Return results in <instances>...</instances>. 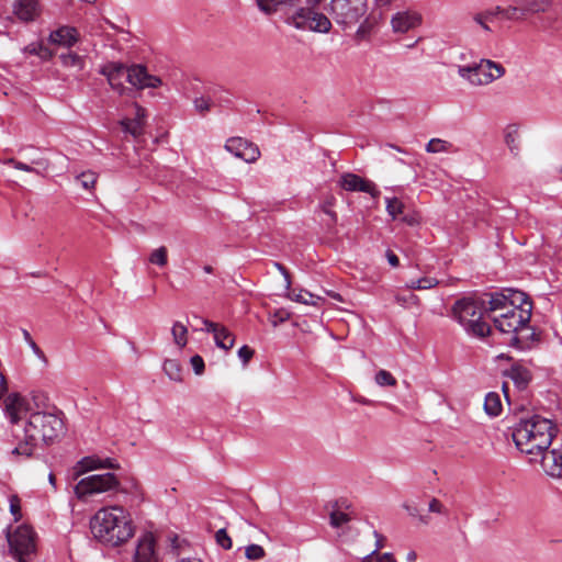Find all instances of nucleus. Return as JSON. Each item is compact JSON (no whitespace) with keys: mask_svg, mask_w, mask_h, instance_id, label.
I'll use <instances>...</instances> for the list:
<instances>
[{"mask_svg":"<svg viewBox=\"0 0 562 562\" xmlns=\"http://www.w3.org/2000/svg\"><path fill=\"white\" fill-rule=\"evenodd\" d=\"M374 27V21L370 18H366L359 25L357 32H356V40L357 41H363L367 40L372 30Z\"/></svg>","mask_w":562,"mask_h":562,"instance_id":"37","label":"nucleus"},{"mask_svg":"<svg viewBox=\"0 0 562 562\" xmlns=\"http://www.w3.org/2000/svg\"><path fill=\"white\" fill-rule=\"evenodd\" d=\"M505 143L508 146L509 150L517 155L519 150V143H518V134L517 131H507L505 134Z\"/></svg>","mask_w":562,"mask_h":562,"instance_id":"41","label":"nucleus"},{"mask_svg":"<svg viewBox=\"0 0 562 562\" xmlns=\"http://www.w3.org/2000/svg\"><path fill=\"white\" fill-rule=\"evenodd\" d=\"M493 10L495 18L501 15L503 19L509 21H521L525 19V14L519 0H516L515 5H510L508 8L496 7Z\"/></svg>","mask_w":562,"mask_h":562,"instance_id":"25","label":"nucleus"},{"mask_svg":"<svg viewBox=\"0 0 562 562\" xmlns=\"http://www.w3.org/2000/svg\"><path fill=\"white\" fill-rule=\"evenodd\" d=\"M11 434L16 443L13 454L31 457L41 441L50 443L64 430L61 413L52 407L49 412H36L22 422H10Z\"/></svg>","mask_w":562,"mask_h":562,"instance_id":"1","label":"nucleus"},{"mask_svg":"<svg viewBox=\"0 0 562 562\" xmlns=\"http://www.w3.org/2000/svg\"><path fill=\"white\" fill-rule=\"evenodd\" d=\"M506 375L514 382L518 390H525L531 381L530 371L518 363L512 366Z\"/></svg>","mask_w":562,"mask_h":562,"instance_id":"23","label":"nucleus"},{"mask_svg":"<svg viewBox=\"0 0 562 562\" xmlns=\"http://www.w3.org/2000/svg\"><path fill=\"white\" fill-rule=\"evenodd\" d=\"M375 382L380 386H395L396 379L386 370H379L375 374Z\"/></svg>","mask_w":562,"mask_h":562,"instance_id":"39","label":"nucleus"},{"mask_svg":"<svg viewBox=\"0 0 562 562\" xmlns=\"http://www.w3.org/2000/svg\"><path fill=\"white\" fill-rule=\"evenodd\" d=\"M554 429L550 419L533 415L517 423L512 436L516 447L522 453L538 457L550 447L555 436Z\"/></svg>","mask_w":562,"mask_h":562,"instance_id":"4","label":"nucleus"},{"mask_svg":"<svg viewBox=\"0 0 562 562\" xmlns=\"http://www.w3.org/2000/svg\"><path fill=\"white\" fill-rule=\"evenodd\" d=\"M339 186L349 192H364L375 198L380 194L375 184L356 173L346 172L339 179Z\"/></svg>","mask_w":562,"mask_h":562,"instance_id":"16","label":"nucleus"},{"mask_svg":"<svg viewBox=\"0 0 562 562\" xmlns=\"http://www.w3.org/2000/svg\"><path fill=\"white\" fill-rule=\"evenodd\" d=\"M426 151L430 154H439V153H456L458 149L453 146L452 143L441 139V138H431L426 145Z\"/></svg>","mask_w":562,"mask_h":562,"instance_id":"27","label":"nucleus"},{"mask_svg":"<svg viewBox=\"0 0 562 562\" xmlns=\"http://www.w3.org/2000/svg\"><path fill=\"white\" fill-rule=\"evenodd\" d=\"M119 481L113 473L93 474L81 479L75 486L79 499L117 488Z\"/></svg>","mask_w":562,"mask_h":562,"instance_id":"10","label":"nucleus"},{"mask_svg":"<svg viewBox=\"0 0 562 562\" xmlns=\"http://www.w3.org/2000/svg\"><path fill=\"white\" fill-rule=\"evenodd\" d=\"M373 535L376 539L374 550H376V552H378L379 550H381L384 547V537L381 533H379L378 531H374Z\"/></svg>","mask_w":562,"mask_h":562,"instance_id":"59","label":"nucleus"},{"mask_svg":"<svg viewBox=\"0 0 562 562\" xmlns=\"http://www.w3.org/2000/svg\"><path fill=\"white\" fill-rule=\"evenodd\" d=\"M127 82L137 90L155 89L162 85V80L148 72L146 66L134 64L127 68Z\"/></svg>","mask_w":562,"mask_h":562,"instance_id":"12","label":"nucleus"},{"mask_svg":"<svg viewBox=\"0 0 562 562\" xmlns=\"http://www.w3.org/2000/svg\"><path fill=\"white\" fill-rule=\"evenodd\" d=\"M135 562H159L156 552V541L151 532H145L137 541L135 554Z\"/></svg>","mask_w":562,"mask_h":562,"instance_id":"18","label":"nucleus"},{"mask_svg":"<svg viewBox=\"0 0 562 562\" xmlns=\"http://www.w3.org/2000/svg\"><path fill=\"white\" fill-rule=\"evenodd\" d=\"M202 322L205 326V330L209 333H212L213 335H215V333L218 331L220 328L223 326V325H220L217 323H214V322H211L207 319H203Z\"/></svg>","mask_w":562,"mask_h":562,"instance_id":"55","label":"nucleus"},{"mask_svg":"<svg viewBox=\"0 0 562 562\" xmlns=\"http://www.w3.org/2000/svg\"><path fill=\"white\" fill-rule=\"evenodd\" d=\"M59 59L61 65L66 68H75L79 71L85 68V58L77 53L67 52L60 54Z\"/></svg>","mask_w":562,"mask_h":562,"instance_id":"30","label":"nucleus"},{"mask_svg":"<svg viewBox=\"0 0 562 562\" xmlns=\"http://www.w3.org/2000/svg\"><path fill=\"white\" fill-rule=\"evenodd\" d=\"M77 180L81 183L82 188L92 189L97 182V175L91 171L82 172L78 176Z\"/></svg>","mask_w":562,"mask_h":562,"instance_id":"42","label":"nucleus"},{"mask_svg":"<svg viewBox=\"0 0 562 562\" xmlns=\"http://www.w3.org/2000/svg\"><path fill=\"white\" fill-rule=\"evenodd\" d=\"M531 317V303L525 300V303H518L508 308V311L492 315L494 326L503 334L510 335V344L518 346L520 344L519 334L528 330V324Z\"/></svg>","mask_w":562,"mask_h":562,"instance_id":"6","label":"nucleus"},{"mask_svg":"<svg viewBox=\"0 0 562 562\" xmlns=\"http://www.w3.org/2000/svg\"><path fill=\"white\" fill-rule=\"evenodd\" d=\"M225 149L248 164L257 161L260 157L258 146L241 137H232L227 139Z\"/></svg>","mask_w":562,"mask_h":562,"instance_id":"13","label":"nucleus"},{"mask_svg":"<svg viewBox=\"0 0 562 562\" xmlns=\"http://www.w3.org/2000/svg\"><path fill=\"white\" fill-rule=\"evenodd\" d=\"M331 203L327 202L322 205L323 212L330 217L333 224L337 222V214L330 210Z\"/></svg>","mask_w":562,"mask_h":562,"instance_id":"56","label":"nucleus"},{"mask_svg":"<svg viewBox=\"0 0 562 562\" xmlns=\"http://www.w3.org/2000/svg\"><path fill=\"white\" fill-rule=\"evenodd\" d=\"M289 297L295 302L314 306L318 305L319 302L323 301L321 296H316L311 292L302 289L297 293L293 291L292 293L289 294Z\"/></svg>","mask_w":562,"mask_h":562,"instance_id":"31","label":"nucleus"},{"mask_svg":"<svg viewBox=\"0 0 562 562\" xmlns=\"http://www.w3.org/2000/svg\"><path fill=\"white\" fill-rule=\"evenodd\" d=\"M49 408L48 395L41 391H33L29 398L11 393L4 400V412L10 422H22L31 413L49 412Z\"/></svg>","mask_w":562,"mask_h":562,"instance_id":"7","label":"nucleus"},{"mask_svg":"<svg viewBox=\"0 0 562 562\" xmlns=\"http://www.w3.org/2000/svg\"><path fill=\"white\" fill-rule=\"evenodd\" d=\"M190 363H191L193 371L196 375H201L204 372L205 366H204V360L202 359L201 356L195 355V356L191 357Z\"/></svg>","mask_w":562,"mask_h":562,"instance_id":"48","label":"nucleus"},{"mask_svg":"<svg viewBox=\"0 0 562 562\" xmlns=\"http://www.w3.org/2000/svg\"><path fill=\"white\" fill-rule=\"evenodd\" d=\"M541 468L553 479L562 480V450L546 449L541 454Z\"/></svg>","mask_w":562,"mask_h":562,"instance_id":"19","label":"nucleus"},{"mask_svg":"<svg viewBox=\"0 0 562 562\" xmlns=\"http://www.w3.org/2000/svg\"><path fill=\"white\" fill-rule=\"evenodd\" d=\"M149 262L158 267H165L168 263V250L165 246L154 249L148 258Z\"/></svg>","mask_w":562,"mask_h":562,"instance_id":"35","label":"nucleus"},{"mask_svg":"<svg viewBox=\"0 0 562 562\" xmlns=\"http://www.w3.org/2000/svg\"><path fill=\"white\" fill-rule=\"evenodd\" d=\"M8 541L11 551L20 562L35 550L34 531L30 526L22 525L13 533H9Z\"/></svg>","mask_w":562,"mask_h":562,"instance_id":"11","label":"nucleus"},{"mask_svg":"<svg viewBox=\"0 0 562 562\" xmlns=\"http://www.w3.org/2000/svg\"><path fill=\"white\" fill-rule=\"evenodd\" d=\"M48 41L64 47H71L79 41V33L76 27L64 25L50 32Z\"/></svg>","mask_w":562,"mask_h":562,"instance_id":"21","label":"nucleus"},{"mask_svg":"<svg viewBox=\"0 0 562 562\" xmlns=\"http://www.w3.org/2000/svg\"><path fill=\"white\" fill-rule=\"evenodd\" d=\"M19 160L14 159V158H8V159H4L2 160L3 164L5 165H10L12 167L15 168V165L18 164Z\"/></svg>","mask_w":562,"mask_h":562,"instance_id":"64","label":"nucleus"},{"mask_svg":"<svg viewBox=\"0 0 562 562\" xmlns=\"http://www.w3.org/2000/svg\"><path fill=\"white\" fill-rule=\"evenodd\" d=\"M5 391H7L5 380H4L3 374L0 372V397L4 394Z\"/></svg>","mask_w":562,"mask_h":562,"instance_id":"63","label":"nucleus"},{"mask_svg":"<svg viewBox=\"0 0 562 562\" xmlns=\"http://www.w3.org/2000/svg\"><path fill=\"white\" fill-rule=\"evenodd\" d=\"M405 288L408 290H422L419 288V283H417V280L409 281L408 283H406Z\"/></svg>","mask_w":562,"mask_h":562,"instance_id":"62","label":"nucleus"},{"mask_svg":"<svg viewBox=\"0 0 562 562\" xmlns=\"http://www.w3.org/2000/svg\"><path fill=\"white\" fill-rule=\"evenodd\" d=\"M473 20L477 23L483 30L487 32H492L490 24L495 20L494 10H486L484 12H480L474 14Z\"/></svg>","mask_w":562,"mask_h":562,"instance_id":"34","label":"nucleus"},{"mask_svg":"<svg viewBox=\"0 0 562 562\" xmlns=\"http://www.w3.org/2000/svg\"><path fill=\"white\" fill-rule=\"evenodd\" d=\"M386 259L392 267H398L400 259L392 250L386 251Z\"/></svg>","mask_w":562,"mask_h":562,"instance_id":"57","label":"nucleus"},{"mask_svg":"<svg viewBox=\"0 0 562 562\" xmlns=\"http://www.w3.org/2000/svg\"><path fill=\"white\" fill-rule=\"evenodd\" d=\"M349 521L348 514L339 510H335L330 514V525L335 528L341 527Z\"/></svg>","mask_w":562,"mask_h":562,"instance_id":"45","label":"nucleus"},{"mask_svg":"<svg viewBox=\"0 0 562 562\" xmlns=\"http://www.w3.org/2000/svg\"><path fill=\"white\" fill-rule=\"evenodd\" d=\"M13 13L23 22L34 21L40 14L36 0H18L13 5Z\"/></svg>","mask_w":562,"mask_h":562,"instance_id":"22","label":"nucleus"},{"mask_svg":"<svg viewBox=\"0 0 562 562\" xmlns=\"http://www.w3.org/2000/svg\"><path fill=\"white\" fill-rule=\"evenodd\" d=\"M214 340L218 348L229 350L234 346L235 337L225 326H222L220 330L215 333Z\"/></svg>","mask_w":562,"mask_h":562,"instance_id":"28","label":"nucleus"},{"mask_svg":"<svg viewBox=\"0 0 562 562\" xmlns=\"http://www.w3.org/2000/svg\"><path fill=\"white\" fill-rule=\"evenodd\" d=\"M10 512L14 516L15 521L21 518V504L18 495L10 496Z\"/></svg>","mask_w":562,"mask_h":562,"instance_id":"47","label":"nucleus"},{"mask_svg":"<svg viewBox=\"0 0 562 562\" xmlns=\"http://www.w3.org/2000/svg\"><path fill=\"white\" fill-rule=\"evenodd\" d=\"M146 110L135 104V116L133 119H123L120 125L125 134H130L134 138L143 135L145 127Z\"/></svg>","mask_w":562,"mask_h":562,"instance_id":"20","label":"nucleus"},{"mask_svg":"<svg viewBox=\"0 0 562 562\" xmlns=\"http://www.w3.org/2000/svg\"><path fill=\"white\" fill-rule=\"evenodd\" d=\"M194 108L199 113L205 114L211 108L210 99L203 97L196 98L194 100Z\"/></svg>","mask_w":562,"mask_h":562,"instance_id":"49","label":"nucleus"},{"mask_svg":"<svg viewBox=\"0 0 562 562\" xmlns=\"http://www.w3.org/2000/svg\"><path fill=\"white\" fill-rule=\"evenodd\" d=\"M376 562H396L391 553L376 554Z\"/></svg>","mask_w":562,"mask_h":562,"instance_id":"60","label":"nucleus"},{"mask_svg":"<svg viewBox=\"0 0 562 562\" xmlns=\"http://www.w3.org/2000/svg\"><path fill=\"white\" fill-rule=\"evenodd\" d=\"M428 510L430 513L443 514L445 507L439 499L432 498L428 504Z\"/></svg>","mask_w":562,"mask_h":562,"instance_id":"52","label":"nucleus"},{"mask_svg":"<svg viewBox=\"0 0 562 562\" xmlns=\"http://www.w3.org/2000/svg\"><path fill=\"white\" fill-rule=\"evenodd\" d=\"M525 300H527V295L520 291H512L509 295L495 293L491 295L488 307H485L484 311L490 312L493 315H497L508 311V308L517 305L518 303H525Z\"/></svg>","mask_w":562,"mask_h":562,"instance_id":"14","label":"nucleus"},{"mask_svg":"<svg viewBox=\"0 0 562 562\" xmlns=\"http://www.w3.org/2000/svg\"><path fill=\"white\" fill-rule=\"evenodd\" d=\"M127 66L123 63L110 61L104 64L99 72L106 77L109 85L112 89L116 90L120 94H124L127 88L123 85V77H127Z\"/></svg>","mask_w":562,"mask_h":562,"instance_id":"17","label":"nucleus"},{"mask_svg":"<svg viewBox=\"0 0 562 562\" xmlns=\"http://www.w3.org/2000/svg\"><path fill=\"white\" fill-rule=\"evenodd\" d=\"M484 409L490 416H497L502 412L501 396L496 392H490L485 396Z\"/></svg>","mask_w":562,"mask_h":562,"instance_id":"29","label":"nucleus"},{"mask_svg":"<svg viewBox=\"0 0 562 562\" xmlns=\"http://www.w3.org/2000/svg\"><path fill=\"white\" fill-rule=\"evenodd\" d=\"M261 12L267 15L281 13L284 22L297 30L328 33L330 20L313 7L299 8L293 13L290 10L296 5V0H256Z\"/></svg>","mask_w":562,"mask_h":562,"instance_id":"2","label":"nucleus"},{"mask_svg":"<svg viewBox=\"0 0 562 562\" xmlns=\"http://www.w3.org/2000/svg\"><path fill=\"white\" fill-rule=\"evenodd\" d=\"M394 297L396 303L402 306L419 305V297L413 293H408L407 295L396 294Z\"/></svg>","mask_w":562,"mask_h":562,"instance_id":"43","label":"nucleus"},{"mask_svg":"<svg viewBox=\"0 0 562 562\" xmlns=\"http://www.w3.org/2000/svg\"><path fill=\"white\" fill-rule=\"evenodd\" d=\"M385 203L386 211L393 220H396L404 211V204L397 198H386Z\"/></svg>","mask_w":562,"mask_h":562,"instance_id":"36","label":"nucleus"},{"mask_svg":"<svg viewBox=\"0 0 562 562\" xmlns=\"http://www.w3.org/2000/svg\"><path fill=\"white\" fill-rule=\"evenodd\" d=\"M367 0H331L330 14L334 21L346 27L358 23L367 14Z\"/></svg>","mask_w":562,"mask_h":562,"instance_id":"9","label":"nucleus"},{"mask_svg":"<svg viewBox=\"0 0 562 562\" xmlns=\"http://www.w3.org/2000/svg\"><path fill=\"white\" fill-rule=\"evenodd\" d=\"M484 310V301L469 296L452 305L451 315L469 335L483 338L491 331L490 325L482 319Z\"/></svg>","mask_w":562,"mask_h":562,"instance_id":"5","label":"nucleus"},{"mask_svg":"<svg viewBox=\"0 0 562 562\" xmlns=\"http://www.w3.org/2000/svg\"><path fill=\"white\" fill-rule=\"evenodd\" d=\"M15 169H19V170H22V171H26V172L38 173V171L36 169H34L30 165L21 162V161H18V164L15 165Z\"/></svg>","mask_w":562,"mask_h":562,"instance_id":"58","label":"nucleus"},{"mask_svg":"<svg viewBox=\"0 0 562 562\" xmlns=\"http://www.w3.org/2000/svg\"><path fill=\"white\" fill-rule=\"evenodd\" d=\"M290 317V314L284 310H278L270 314L269 321L273 327H277L279 324L285 322Z\"/></svg>","mask_w":562,"mask_h":562,"instance_id":"46","label":"nucleus"},{"mask_svg":"<svg viewBox=\"0 0 562 562\" xmlns=\"http://www.w3.org/2000/svg\"><path fill=\"white\" fill-rule=\"evenodd\" d=\"M173 342L183 348L188 344V328L181 322H175L171 328Z\"/></svg>","mask_w":562,"mask_h":562,"instance_id":"32","label":"nucleus"},{"mask_svg":"<svg viewBox=\"0 0 562 562\" xmlns=\"http://www.w3.org/2000/svg\"><path fill=\"white\" fill-rule=\"evenodd\" d=\"M79 463L85 471L116 468V464L112 460H110V459L101 460L95 457H86Z\"/></svg>","mask_w":562,"mask_h":562,"instance_id":"26","label":"nucleus"},{"mask_svg":"<svg viewBox=\"0 0 562 562\" xmlns=\"http://www.w3.org/2000/svg\"><path fill=\"white\" fill-rule=\"evenodd\" d=\"M274 267L281 272L285 280V288L289 290L291 286V276L288 269L280 262H274Z\"/></svg>","mask_w":562,"mask_h":562,"instance_id":"54","label":"nucleus"},{"mask_svg":"<svg viewBox=\"0 0 562 562\" xmlns=\"http://www.w3.org/2000/svg\"><path fill=\"white\" fill-rule=\"evenodd\" d=\"M91 531L100 542L117 547L134 535L128 513L121 506L99 509L90 521Z\"/></svg>","mask_w":562,"mask_h":562,"instance_id":"3","label":"nucleus"},{"mask_svg":"<svg viewBox=\"0 0 562 562\" xmlns=\"http://www.w3.org/2000/svg\"><path fill=\"white\" fill-rule=\"evenodd\" d=\"M417 283H419V288L422 290H427V289L435 288L436 285H438L439 282L435 278L424 277V278L418 279Z\"/></svg>","mask_w":562,"mask_h":562,"instance_id":"51","label":"nucleus"},{"mask_svg":"<svg viewBox=\"0 0 562 562\" xmlns=\"http://www.w3.org/2000/svg\"><path fill=\"white\" fill-rule=\"evenodd\" d=\"M525 16L527 14H536L541 12H548L551 9V0H519Z\"/></svg>","mask_w":562,"mask_h":562,"instance_id":"24","label":"nucleus"},{"mask_svg":"<svg viewBox=\"0 0 562 562\" xmlns=\"http://www.w3.org/2000/svg\"><path fill=\"white\" fill-rule=\"evenodd\" d=\"M245 555L250 561H257L266 555L265 549L259 544H249L245 548Z\"/></svg>","mask_w":562,"mask_h":562,"instance_id":"40","label":"nucleus"},{"mask_svg":"<svg viewBox=\"0 0 562 562\" xmlns=\"http://www.w3.org/2000/svg\"><path fill=\"white\" fill-rule=\"evenodd\" d=\"M25 52L32 55H41L42 52H47V48L40 43H32L25 47Z\"/></svg>","mask_w":562,"mask_h":562,"instance_id":"53","label":"nucleus"},{"mask_svg":"<svg viewBox=\"0 0 562 562\" xmlns=\"http://www.w3.org/2000/svg\"><path fill=\"white\" fill-rule=\"evenodd\" d=\"M255 351L248 346H243L238 350V357L240 358L244 364H247L250 361Z\"/></svg>","mask_w":562,"mask_h":562,"instance_id":"50","label":"nucleus"},{"mask_svg":"<svg viewBox=\"0 0 562 562\" xmlns=\"http://www.w3.org/2000/svg\"><path fill=\"white\" fill-rule=\"evenodd\" d=\"M458 75L472 86H486L505 75L503 65L490 59H482L477 64L459 66Z\"/></svg>","mask_w":562,"mask_h":562,"instance_id":"8","label":"nucleus"},{"mask_svg":"<svg viewBox=\"0 0 562 562\" xmlns=\"http://www.w3.org/2000/svg\"><path fill=\"white\" fill-rule=\"evenodd\" d=\"M423 15L416 10L398 11L391 18V26L394 33L405 34L420 26Z\"/></svg>","mask_w":562,"mask_h":562,"instance_id":"15","label":"nucleus"},{"mask_svg":"<svg viewBox=\"0 0 562 562\" xmlns=\"http://www.w3.org/2000/svg\"><path fill=\"white\" fill-rule=\"evenodd\" d=\"M361 562H376V550L363 557Z\"/></svg>","mask_w":562,"mask_h":562,"instance_id":"61","label":"nucleus"},{"mask_svg":"<svg viewBox=\"0 0 562 562\" xmlns=\"http://www.w3.org/2000/svg\"><path fill=\"white\" fill-rule=\"evenodd\" d=\"M215 539L218 546H221L223 549L228 550L233 546V541L231 537L227 535L225 529H220L215 533Z\"/></svg>","mask_w":562,"mask_h":562,"instance_id":"44","label":"nucleus"},{"mask_svg":"<svg viewBox=\"0 0 562 562\" xmlns=\"http://www.w3.org/2000/svg\"><path fill=\"white\" fill-rule=\"evenodd\" d=\"M164 371L168 378L175 382L182 381V369L180 363L175 359H167L164 362Z\"/></svg>","mask_w":562,"mask_h":562,"instance_id":"33","label":"nucleus"},{"mask_svg":"<svg viewBox=\"0 0 562 562\" xmlns=\"http://www.w3.org/2000/svg\"><path fill=\"white\" fill-rule=\"evenodd\" d=\"M403 507L405 508V510L407 512V514L413 517V518H416L418 520L419 524L422 525H429L430 522V518L426 515H422L420 514V510L418 508V506L414 503H404L403 504Z\"/></svg>","mask_w":562,"mask_h":562,"instance_id":"38","label":"nucleus"}]
</instances>
